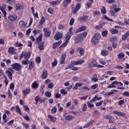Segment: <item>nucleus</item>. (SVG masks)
Returning a JSON list of instances; mask_svg holds the SVG:
<instances>
[{
    "label": "nucleus",
    "instance_id": "dca6fc26",
    "mask_svg": "<svg viewBox=\"0 0 129 129\" xmlns=\"http://www.w3.org/2000/svg\"><path fill=\"white\" fill-rule=\"evenodd\" d=\"M101 37V36L100 35V34L97 33L94 36H93V39L94 40H95L96 41H98Z\"/></svg>",
    "mask_w": 129,
    "mask_h": 129
},
{
    "label": "nucleus",
    "instance_id": "680f3d73",
    "mask_svg": "<svg viewBox=\"0 0 129 129\" xmlns=\"http://www.w3.org/2000/svg\"><path fill=\"white\" fill-rule=\"evenodd\" d=\"M71 70H73L74 71H77V70H78V68L76 67H73V66H72Z\"/></svg>",
    "mask_w": 129,
    "mask_h": 129
},
{
    "label": "nucleus",
    "instance_id": "7c9ffc66",
    "mask_svg": "<svg viewBox=\"0 0 129 129\" xmlns=\"http://www.w3.org/2000/svg\"><path fill=\"white\" fill-rule=\"evenodd\" d=\"M45 22H46V20H45V17L44 16H42L41 19L40 20V25H43V24H44Z\"/></svg>",
    "mask_w": 129,
    "mask_h": 129
},
{
    "label": "nucleus",
    "instance_id": "473e14b6",
    "mask_svg": "<svg viewBox=\"0 0 129 129\" xmlns=\"http://www.w3.org/2000/svg\"><path fill=\"white\" fill-rule=\"evenodd\" d=\"M107 33H108V32L107 30H104L102 31V37H107Z\"/></svg>",
    "mask_w": 129,
    "mask_h": 129
},
{
    "label": "nucleus",
    "instance_id": "39448f33",
    "mask_svg": "<svg viewBox=\"0 0 129 129\" xmlns=\"http://www.w3.org/2000/svg\"><path fill=\"white\" fill-rule=\"evenodd\" d=\"M62 37H63V34L60 32H58L54 36V39L56 41H59L60 39H62Z\"/></svg>",
    "mask_w": 129,
    "mask_h": 129
},
{
    "label": "nucleus",
    "instance_id": "052dcab7",
    "mask_svg": "<svg viewBox=\"0 0 129 129\" xmlns=\"http://www.w3.org/2000/svg\"><path fill=\"white\" fill-rule=\"evenodd\" d=\"M91 5H92V3L91 2H89L86 4V6L88 7V9H90L91 8Z\"/></svg>",
    "mask_w": 129,
    "mask_h": 129
},
{
    "label": "nucleus",
    "instance_id": "58836bf2",
    "mask_svg": "<svg viewBox=\"0 0 129 129\" xmlns=\"http://www.w3.org/2000/svg\"><path fill=\"white\" fill-rule=\"evenodd\" d=\"M67 44H68V40H66V41L60 45V48H64V47H66V46H67Z\"/></svg>",
    "mask_w": 129,
    "mask_h": 129
},
{
    "label": "nucleus",
    "instance_id": "5fc2aeb1",
    "mask_svg": "<svg viewBox=\"0 0 129 129\" xmlns=\"http://www.w3.org/2000/svg\"><path fill=\"white\" fill-rule=\"evenodd\" d=\"M108 88H115V87H116V86H115L114 84H113V83H112V84L108 85L107 86Z\"/></svg>",
    "mask_w": 129,
    "mask_h": 129
},
{
    "label": "nucleus",
    "instance_id": "a878e982",
    "mask_svg": "<svg viewBox=\"0 0 129 129\" xmlns=\"http://www.w3.org/2000/svg\"><path fill=\"white\" fill-rule=\"evenodd\" d=\"M110 33L112 35H114V34H117V33H118V30L113 28L110 30Z\"/></svg>",
    "mask_w": 129,
    "mask_h": 129
},
{
    "label": "nucleus",
    "instance_id": "5701e85b",
    "mask_svg": "<svg viewBox=\"0 0 129 129\" xmlns=\"http://www.w3.org/2000/svg\"><path fill=\"white\" fill-rule=\"evenodd\" d=\"M44 42H40L39 43V46L38 48L40 51H42V50H44Z\"/></svg>",
    "mask_w": 129,
    "mask_h": 129
},
{
    "label": "nucleus",
    "instance_id": "f03ea898",
    "mask_svg": "<svg viewBox=\"0 0 129 129\" xmlns=\"http://www.w3.org/2000/svg\"><path fill=\"white\" fill-rule=\"evenodd\" d=\"M12 69L16 71H21L22 70V66L20 63H15L12 64Z\"/></svg>",
    "mask_w": 129,
    "mask_h": 129
},
{
    "label": "nucleus",
    "instance_id": "20e7f679",
    "mask_svg": "<svg viewBox=\"0 0 129 129\" xmlns=\"http://www.w3.org/2000/svg\"><path fill=\"white\" fill-rule=\"evenodd\" d=\"M88 67L89 68H93V67H97V68H103L104 66H101L100 64H96L94 63L93 62H91L89 64H88Z\"/></svg>",
    "mask_w": 129,
    "mask_h": 129
},
{
    "label": "nucleus",
    "instance_id": "4c0bfd02",
    "mask_svg": "<svg viewBox=\"0 0 129 129\" xmlns=\"http://www.w3.org/2000/svg\"><path fill=\"white\" fill-rule=\"evenodd\" d=\"M47 12L49 13V14H51V15H53V14H54V11L53 10V9L51 7H49L48 8Z\"/></svg>",
    "mask_w": 129,
    "mask_h": 129
},
{
    "label": "nucleus",
    "instance_id": "09e8293b",
    "mask_svg": "<svg viewBox=\"0 0 129 129\" xmlns=\"http://www.w3.org/2000/svg\"><path fill=\"white\" fill-rule=\"evenodd\" d=\"M74 22H75V20L74 19L72 18L70 22V26H73V24H74Z\"/></svg>",
    "mask_w": 129,
    "mask_h": 129
},
{
    "label": "nucleus",
    "instance_id": "49530a36",
    "mask_svg": "<svg viewBox=\"0 0 129 129\" xmlns=\"http://www.w3.org/2000/svg\"><path fill=\"white\" fill-rule=\"evenodd\" d=\"M122 95L124 96H126L127 97H129V93L128 92L125 91L124 93H122Z\"/></svg>",
    "mask_w": 129,
    "mask_h": 129
},
{
    "label": "nucleus",
    "instance_id": "4be33fe9",
    "mask_svg": "<svg viewBox=\"0 0 129 129\" xmlns=\"http://www.w3.org/2000/svg\"><path fill=\"white\" fill-rule=\"evenodd\" d=\"M8 52L9 54L13 55L15 53V49L13 47H10L8 49Z\"/></svg>",
    "mask_w": 129,
    "mask_h": 129
},
{
    "label": "nucleus",
    "instance_id": "ddd939ff",
    "mask_svg": "<svg viewBox=\"0 0 129 129\" xmlns=\"http://www.w3.org/2000/svg\"><path fill=\"white\" fill-rule=\"evenodd\" d=\"M42 38H43V35L40 34L39 37H38L36 39V44H40L42 42Z\"/></svg>",
    "mask_w": 129,
    "mask_h": 129
},
{
    "label": "nucleus",
    "instance_id": "9d476101",
    "mask_svg": "<svg viewBox=\"0 0 129 129\" xmlns=\"http://www.w3.org/2000/svg\"><path fill=\"white\" fill-rule=\"evenodd\" d=\"M6 74L8 77H9V79H10V80H13V73H12V72L7 71Z\"/></svg>",
    "mask_w": 129,
    "mask_h": 129
},
{
    "label": "nucleus",
    "instance_id": "3c124183",
    "mask_svg": "<svg viewBox=\"0 0 129 129\" xmlns=\"http://www.w3.org/2000/svg\"><path fill=\"white\" fill-rule=\"evenodd\" d=\"M45 94V96H46V97H51V95H52L51 94V93H50L49 92H46Z\"/></svg>",
    "mask_w": 129,
    "mask_h": 129
},
{
    "label": "nucleus",
    "instance_id": "9b49d317",
    "mask_svg": "<svg viewBox=\"0 0 129 129\" xmlns=\"http://www.w3.org/2000/svg\"><path fill=\"white\" fill-rule=\"evenodd\" d=\"M129 36V31H127L124 35L122 36V41H125L128 38Z\"/></svg>",
    "mask_w": 129,
    "mask_h": 129
},
{
    "label": "nucleus",
    "instance_id": "f257e3e1",
    "mask_svg": "<svg viewBox=\"0 0 129 129\" xmlns=\"http://www.w3.org/2000/svg\"><path fill=\"white\" fill-rule=\"evenodd\" d=\"M86 36H87V33L86 32H83L82 33H80L79 34H76L75 36V44H79V43H81L83 41V39L84 38L86 37Z\"/></svg>",
    "mask_w": 129,
    "mask_h": 129
},
{
    "label": "nucleus",
    "instance_id": "423d86ee",
    "mask_svg": "<svg viewBox=\"0 0 129 129\" xmlns=\"http://www.w3.org/2000/svg\"><path fill=\"white\" fill-rule=\"evenodd\" d=\"M43 32L44 33V36H45V37L47 38L50 37L51 35V31L48 30L47 28H44Z\"/></svg>",
    "mask_w": 129,
    "mask_h": 129
},
{
    "label": "nucleus",
    "instance_id": "13d9d810",
    "mask_svg": "<svg viewBox=\"0 0 129 129\" xmlns=\"http://www.w3.org/2000/svg\"><path fill=\"white\" fill-rule=\"evenodd\" d=\"M24 119H26V120H27V121H28V120H30V117H29V115H28V114H26L25 116H24Z\"/></svg>",
    "mask_w": 129,
    "mask_h": 129
},
{
    "label": "nucleus",
    "instance_id": "603ef678",
    "mask_svg": "<svg viewBox=\"0 0 129 129\" xmlns=\"http://www.w3.org/2000/svg\"><path fill=\"white\" fill-rule=\"evenodd\" d=\"M57 59H54V62H53L52 63V67H55V66H56V65H57Z\"/></svg>",
    "mask_w": 129,
    "mask_h": 129
},
{
    "label": "nucleus",
    "instance_id": "e2e57ef3",
    "mask_svg": "<svg viewBox=\"0 0 129 129\" xmlns=\"http://www.w3.org/2000/svg\"><path fill=\"white\" fill-rule=\"evenodd\" d=\"M123 103H124V100H121L118 102V105H119V106L122 105V104H123Z\"/></svg>",
    "mask_w": 129,
    "mask_h": 129
},
{
    "label": "nucleus",
    "instance_id": "8fccbe9b",
    "mask_svg": "<svg viewBox=\"0 0 129 129\" xmlns=\"http://www.w3.org/2000/svg\"><path fill=\"white\" fill-rule=\"evenodd\" d=\"M53 87L54 84H53V83L48 84L47 86L48 88H49L50 89H52V88H53Z\"/></svg>",
    "mask_w": 129,
    "mask_h": 129
},
{
    "label": "nucleus",
    "instance_id": "a211bd4d",
    "mask_svg": "<svg viewBox=\"0 0 129 129\" xmlns=\"http://www.w3.org/2000/svg\"><path fill=\"white\" fill-rule=\"evenodd\" d=\"M86 29H87V28L86 27V26H82V27H80V28L78 29V31H77V32H76V33H79V32H82V31H85V30H86Z\"/></svg>",
    "mask_w": 129,
    "mask_h": 129
},
{
    "label": "nucleus",
    "instance_id": "f704fd0d",
    "mask_svg": "<svg viewBox=\"0 0 129 129\" xmlns=\"http://www.w3.org/2000/svg\"><path fill=\"white\" fill-rule=\"evenodd\" d=\"M16 11H19V10H22L23 9V6L21 4H19L16 7Z\"/></svg>",
    "mask_w": 129,
    "mask_h": 129
},
{
    "label": "nucleus",
    "instance_id": "1a4fd4ad",
    "mask_svg": "<svg viewBox=\"0 0 129 129\" xmlns=\"http://www.w3.org/2000/svg\"><path fill=\"white\" fill-rule=\"evenodd\" d=\"M31 57V52L30 51L24 52V58L25 59H29Z\"/></svg>",
    "mask_w": 129,
    "mask_h": 129
},
{
    "label": "nucleus",
    "instance_id": "cd10ccee",
    "mask_svg": "<svg viewBox=\"0 0 129 129\" xmlns=\"http://www.w3.org/2000/svg\"><path fill=\"white\" fill-rule=\"evenodd\" d=\"M72 35H71L68 33L66 35V39H67L66 41H68V43H69V39H71V36Z\"/></svg>",
    "mask_w": 129,
    "mask_h": 129
},
{
    "label": "nucleus",
    "instance_id": "338daca9",
    "mask_svg": "<svg viewBox=\"0 0 129 129\" xmlns=\"http://www.w3.org/2000/svg\"><path fill=\"white\" fill-rule=\"evenodd\" d=\"M23 124L24 126H25V128L27 129L28 127H29V124L26 123V122H23Z\"/></svg>",
    "mask_w": 129,
    "mask_h": 129
},
{
    "label": "nucleus",
    "instance_id": "0e129e2a",
    "mask_svg": "<svg viewBox=\"0 0 129 129\" xmlns=\"http://www.w3.org/2000/svg\"><path fill=\"white\" fill-rule=\"evenodd\" d=\"M117 47V43H115L114 42L112 43V48L114 49H116Z\"/></svg>",
    "mask_w": 129,
    "mask_h": 129
},
{
    "label": "nucleus",
    "instance_id": "6e6552de",
    "mask_svg": "<svg viewBox=\"0 0 129 129\" xmlns=\"http://www.w3.org/2000/svg\"><path fill=\"white\" fill-rule=\"evenodd\" d=\"M72 2V0H64L62 2V5L64 8H67V7H68V5H70V4H71Z\"/></svg>",
    "mask_w": 129,
    "mask_h": 129
},
{
    "label": "nucleus",
    "instance_id": "79ce46f5",
    "mask_svg": "<svg viewBox=\"0 0 129 129\" xmlns=\"http://www.w3.org/2000/svg\"><path fill=\"white\" fill-rule=\"evenodd\" d=\"M38 85H39L38 84H37V82H34L32 84V87H33V88H38Z\"/></svg>",
    "mask_w": 129,
    "mask_h": 129
},
{
    "label": "nucleus",
    "instance_id": "6ab92c4d",
    "mask_svg": "<svg viewBox=\"0 0 129 129\" xmlns=\"http://www.w3.org/2000/svg\"><path fill=\"white\" fill-rule=\"evenodd\" d=\"M30 91H31L30 89H26L25 90H23L22 92L24 94V96H26V95L29 94V93H30Z\"/></svg>",
    "mask_w": 129,
    "mask_h": 129
},
{
    "label": "nucleus",
    "instance_id": "aec40b11",
    "mask_svg": "<svg viewBox=\"0 0 129 129\" xmlns=\"http://www.w3.org/2000/svg\"><path fill=\"white\" fill-rule=\"evenodd\" d=\"M88 19V16L86 15H84L82 17H81L79 20L80 22H85L86 21H87Z\"/></svg>",
    "mask_w": 129,
    "mask_h": 129
},
{
    "label": "nucleus",
    "instance_id": "f8f14e48",
    "mask_svg": "<svg viewBox=\"0 0 129 129\" xmlns=\"http://www.w3.org/2000/svg\"><path fill=\"white\" fill-rule=\"evenodd\" d=\"M65 59H66V54H63L61 55V57L59 61L60 64H63L65 62Z\"/></svg>",
    "mask_w": 129,
    "mask_h": 129
},
{
    "label": "nucleus",
    "instance_id": "0eeeda50",
    "mask_svg": "<svg viewBox=\"0 0 129 129\" xmlns=\"http://www.w3.org/2000/svg\"><path fill=\"white\" fill-rule=\"evenodd\" d=\"M18 19V16L17 15L12 16L10 15L8 17V20L10 21V22H15Z\"/></svg>",
    "mask_w": 129,
    "mask_h": 129
},
{
    "label": "nucleus",
    "instance_id": "c85d7f7f",
    "mask_svg": "<svg viewBox=\"0 0 129 129\" xmlns=\"http://www.w3.org/2000/svg\"><path fill=\"white\" fill-rule=\"evenodd\" d=\"M65 118L67 120H72V119H74V116L72 115L67 116Z\"/></svg>",
    "mask_w": 129,
    "mask_h": 129
},
{
    "label": "nucleus",
    "instance_id": "393cba45",
    "mask_svg": "<svg viewBox=\"0 0 129 129\" xmlns=\"http://www.w3.org/2000/svg\"><path fill=\"white\" fill-rule=\"evenodd\" d=\"M0 10L2 12V13L4 14V17H6L7 12H6V10H5V8H4V7L0 6Z\"/></svg>",
    "mask_w": 129,
    "mask_h": 129
},
{
    "label": "nucleus",
    "instance_id": "c756f323",
    "mask_svg": "<svg viewBox=\"0 0 129 129\" xmlns=\"http://www.w3.org/2000/svg\"><path fill=\"white\" fill-rule=\"evenodd\" d=\"M50 4L52 5V6H56V5H59V4H60V1L57 0L54 2H51Z\"/></svg>",
    "mask_w": 129,
    "mask_h": 129
},
{
    "label": "nucleus",
    "instance_id": "864d4df0",
    "mask_svg": "<svg viewBox=\"0 0 129 129\" xmlns=\"http://www.w3.org/2000/svg\"><path fill=\"white\" fill-rule=\"evenodd\" d=\"M87 109V105L86 104H85L83 107L82 111H86Z\"/></svg>",
    "mask_w": 129,
    "mask_h": 129
},
{
    "label": "nucleus",
    "instance_id": "7ed1b4c3",
    "mask_svg": "<svg viewBox=\"0 0 129 129\" xmlns=\"http://www.w3.org/2000/svg\"><path fill=\"white\" fill-rule=\"evenodd\" d=\"M80 8H81V5L79 3H78L75 8H72V13L74 15L77 14L79 10H80Z\"/></svg>",
    "mask_w": 129,
    "mask_h": 129
},
{
    "label": "nucleus",
    "instance_id": "e433bc0d",
    "mask_svg": "<svg viewBox=\"0 0 129 129\" xmlns=\"http://www.w3.org/2000/svg\"><path fill=\"white\" fill-rule=\"evenodd\" d=\"M16 111L17 112H18V113H20V114H22V112L21 111V109H20V107L19 106H16Z\"/></svg>",
    "mask_w": 129,
    "mask_h": 129
},
{
    "label": "nucleus",
    "instance_id": "a19ab883",
    "mask_svg": "<svg viewBox=\"0 0 129 129\" xmlns=\"http://www.w3.org/2000/svg\"><path fill=\"white\" fill-rule=\"evenodd\" d=\"M57 112V108L56 107H54L52 109H51V113L55 114L56 112Z\"/></svg>",
    "mask_w": 129,
    "mask_h": 129
},
{
    "label": "nucleus",
    "instance_id": "bf43d9fd",
    "mask_svg": "<svg viewBox=\"0 0 129 129\" xmlns=\"http://www.w3.org/2000/svg\"><path fill=\"white\" fill-rule=\"evenodd\" d=\"M104 18L106 20H107V21H110V22H113V20L108 18L106 15H104Z\"/></svg>",
    "mask_w": 129,
    "mask_h": 129
},
{
    "label": "nucleus",
    "instance_id": "69168bd1",
    "mask_svg": "<svg viewBox=\"0 0 129 129\" xmlns=\"http://www.w3.org/2000/svg\"><path fill=\"white\" fill-rule=\"evenodd\" d=\"M71 65H78V60L72 61L71 63Z\"/></svg>",
    "mask_w": 129,
    "mask_h": 129
},
{
    "label": "nucleus",
    "instance_id": "c03bdc74",
    "mask_svg": "<svg viewBox=\"0 0 129 129\" xmlns=\"http://www.w3.org/2000/svg\"><path fill=\"white\" fill-rule=\"evenodd\" d=\"M36 62L37 63V64H39V63H41V57H37L36 58Z\"/></svg>",
    "mask_w": 129,
    "mask_h": 129
},
{
    "label": "nucleus",
    "instance_id": "ea45409f",
    "mask_svg": "<svg viewBox=\"0 0 129 129\" xmlns=\"http://www.w3.org/2000/svg\"><path fill=\"white\" fill-rule=\"evenodd\" d=\"M34 68V63H33V61H30V63L29 64V70H32Z\"/></svg>",
    "mask_w": 129,
    "mask_h": 129
},
{
    "label": "nucleus",
    "instance_id": "412c9836",
    "mask_svg": "<svg viewBox=\"0 0 129 129\" xmlns=\"http://www.w3.org/2000/svg\"><path fill=\"white\" fill-rule=\"evenodd\" d=\"M101 53L103 56H107L109 54V51L105 49H103L101 51Z\"/></svg>",
    "mask_w": 129,
    "mask_h": 129
},
{
    "label": "nucleus",
    "instance_id": "774afa93",
    "mask_svg": "<svg viewBox=\"0 0 129 129\" xmlns=\"http://www.w3.org/2000/svg\"><path fill=\"white\" fill-rule=\"evenodd\" d=\"M84 62V60H78V65H81Z\"/></svg>",
    "mask_w": 129,
    "mask_h": 129
},
{
    "label": "nucleus",
    "instance_id": "6e6d98bb",
    "mask_svg": "<svg viewBox=\"0 0 129 129\" xmlns=\"http://www.w3.org/2000/svg\"><path fill=\"white\" fill-rule=\"evenodd\" d=\"M98 87V84H95L91 86L92 89H96V88Z\"/></svg>",
    "mask_w": 129,
    "mask_h": 129
},
{
    "label": "nucleus",
    "instance_id": "de8ad7c7",
    "mask_svg": "<svg viewBox=\"0 0 129 129\" xmlns=\"http://www.w3.org/2000/svg\"><path fill=\"white\" fill-rule=\"evenodd\" d=\"M14 120L12 119L10 121L8 122L7 125H13V124L14 123Z\"/></svg>",
    "mask_w": 129,
    "mask_h": 129
},
{
    "label": "nucleus",
    "instance_id": "c9c22d12",
    "mask_svg": "<svg viewBox=\"0 0 129 129\" xmlns=\"http://www.w3.org/2000/svg\"><path fill=\"white\" fill-rule=\"evenodd\" d=\"M118 59H122L124 57V54L122 52L120 53L118 55Z\"/></svg>",
    "mask_w": 129,
    "mask_h": 129
},
{
    "label": "nucleus",
    "instance_id": "a18cd8bd",
    "mask_svg": "<svg viewBox=\"0 0 129 129\" xmlns=\"http://www.w3.org/2000/svg\"><path fill=\"white\" fill-rule=\"evenodd\" d=\"M60 93L63 94V95H66V94H67V92L65 91V89H62L60 90Z\"/></svg>",
    "mask_w": 129,
    "mask_h": 129
},
{
    "label": "nucleus",
    "instance_id": "72a5a7b5",
    "mask_svg": "<svg viewBox=\"0 0 129 129\" xmlns=\"http://www.w3.org/2000/svg\"><path fill=\"white\" fill-rule=\"evenodd\" d=\"M98 99V97L97 96H95V97L93 98L92 100L90 101L91 103H92V102H95V101H97Z\"/></svg>",
    "mask_w": 129,
    "mask_h": 129
},
{
    "label": "nucleus",
    "instance_id": "bb28decb",
    "mask_svg": "<svg viewBox=\"0 0 129 129\" xmlns=\"http://www.w3.org/2000/svg\"><path fill=\"white\" fill-rule=\"evenodd\" d=\"M48 117L50 119L51 121H52V122L56 121V117L52 116L50 115H48Z\"/></svg>",
    "mask_w": 129,
    "mask_h": 129
},
{
    "label": "nucleus",
    "instance_id": "37998d69",
    "mask_svg": "<svg viewBox=\"0 0 129 129\" xmlns=\"http://www.w3.org/2000/svg\"><path fill=\"white\" fill-rule=\"evenodd\" d=\"M88 107H89V108L91 109L92 107H94V105L93 104H91V102H88L87 103Z\"/></svg>",
    "mask_w": 129,
    "mask_h": 129
},
{
    "label": "nucleus",
    "instance_id": "2eb2a0df",
    "mask_svg": "<svg viewBox=\"0 0 129 129\" xmlns=\"http://www.w3.org/2000/svg\"><path fill=\"white\" fill-rule=\"evenodd\" d=\"M94 120H91L89 122H88L86 125L84 126V128H87V127H89L93 123Z\"/></svg>",
    "mask_w": 129,
    "mask_h": 129
},
{
    "label": "nucleus",
    "instance_id": "4468645a",
    "mask_svg": "<svg viewBox=\"0 0 129 129\" xmlns=\"http://www.w3.org/2000/svg\"><path fill=\"white\" fill-rule=\"evenodd\" d=\"M27 26V23H25L24 21H21L19 23V27L20 28H25Z\"/></svg>",
    "mask_w": 129,
    "mask_h": 129
},
{
    "label": "nucleus",
    "instance_id": "b1692460",
    "mask_svg": "<svg viewBox=\"0 0 129 129\" xmlns=\"http://www.w3.org/2000/svg\"><path fill=\"white\" fill-rule=\"evenodd\" d=\"M22 63L23 65H29V64H30V60H29V59L23 60Z\"/></svg>",
    "mask_w": 129,
    "mask_h": 129
},
{
    "label": "nucleus",
    "instance_id": "2f4dec72",
    "mask_svg": "<svg viewBox=\"0 0 129 129\" xmlns=\"http://www.w3.org/2000/svg\"><path fill=\"white\" fill-rule=\"evenodd\" d=\"M101 13H102V14L103 15H105V14H106V9H105V7H102V8L101 9Z\"/></svg>",
    "mask_w": 129,
    "mask_h": 129
},
{
    "label": "nucleus",
    "instance_id": "4d7b16f0",
    "mask_svg": "<svg viewBox=\"0 0 129 129\" xmlns=\"http://www.w3.org/2000/svg\"><path fill=\"white\" fill-rule=\"evenodd\" d=\"M7 3H9L10 5H15V1L14 0H8Z\"/></svg>",
    "mask_w": 129,
    "mask_h": 129
},
{
    "label": "nucleus",
    "instance_id": "f3484780",
    "mask_svg": "<svg viewBox=\"0 0 129 129\" xmlns=\"http://www.w3.org/2000/svg\"><path fill=\"white\" fill-rule=\"evenodd\" d=\"M48 76V73H47V71H44L41 75V78L43 79H46Z\"/></svg>",
    "mask_w": 129,
    "mask_h": 129
}]
</instances>
